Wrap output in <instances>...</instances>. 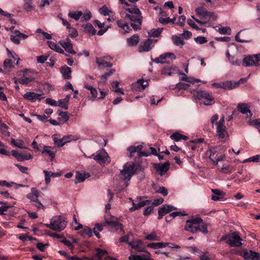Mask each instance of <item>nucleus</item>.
Here are the masks:
<instances>
[{
    "instance_id": "nucleus-1",
    "label": "nucleus",
    "mask_w": 260,
    "mask_h": 260,
    "mask_svg": "<svg viewBox=\"0 0 260 260\" xmlns=\"http://www.w3.org/2000/svg\"><path fill=\"white\" fill-rule=\"evenodd\" d=\"M128 13L125 15V18L128 19L131 22V25L135 30L141 29L142 23V14L138 8H125Z\"/></svg>"
},
{
    "instance_id": "nucleus-2",
    "label": "nucleus",
    "mask_w": 260,
    "mask_h": 260,
    "mask_svg": "<svg viewBox=\"0 0 260 260\" xmlns=\"http://www.w3.org/2000/svg\"><path fill=\"white\" fill-rule=\"evenodd\" d=\"M136 170V165L134 162L126 163L123 166V169L120 170L119 176L121 179L127 182L125 186L128 185V182L134 175Z\"/></svg>"
},
{
    "instance_id": "nucleus-3",
    "label": "nucleus",
    "mask_w": 260,
    "mask_h": 260,
    "mask_svg": "<svg viewBox=\"0 0 260 260\" xmlns=\"http://www.w3.org/2000/svg\"><path fill=\"white\" fill-rule=\"evenodd\" d=\"M209 158L214 165H217L218 162L225 158V155L220 146H216L209 149Z\"/></svg>"
},
{
    "instance_id": "nucleus-4",
    "label": "nucleus",
    "mask_w": 260,
    "mask_h": 260,
    "mask_svg": "<svg viewBox=\"0 0 260 260\" xmlns=\"http://www.w3.org/2000/svg\"><path fill=\"white\" fill-rule=\"evenodd\" d=\"M89 157L94 159L101 166H103L110 164L111 161L108 153L104 149L97 151L94 154H93Z\"/></svg>"
},
{
    "instance_id": "nucleus-5",
    "label": "nucleus",
    "mask_w": 260,
    "mask_h": 260,
    "mask_svg": "<svg viewBox=\"0 0 260 260\" xmlns=\"http://www.w3.org/2000/svg\"><path fill=\"white\" fill-rule=\"evenodd\" d=\"M216 133L218 138L222 141H225L229 138L227 128L224 125V118L221 117L217 122Z\"/></svg>"
},
{
    "instance_id": "nucleus-6",
    "label": "nucleus",
    "mask_w": 260,
    "mask_h": 260,
    "mask_svg": "<svg viewBox=\"0 0 260 260\" xmlns=\"http://www.w3.org/2000/svg\"><path fill=\"white\" fill-rule=\"evenodd\" d=\"M243 64L246 67L259 66L260 64V53L245 56L243 59Z\"/></svg>"
},
{
    "instance_id": "nucleus-7",
    "label": "nucleus",
    "mask_w": 260,
    "mask_h": 260,
    "mask_svg": "<svg viewBox=\"0 0 260 260\" xmlns=\"http://www.w3.org/2000/svg\"><path fill=\"white\" fill-rule=\"evenodd\" d=\"M196 97L206 106L211 105L214 103L213 96L206 91H198L196 93Z\"/></svg>"
},
{
    "instance_id": "nucleus-8",
    "label": "nucleus",
    "mask_w": 260,
    "mask_h": 260,
    "mask_svg": "<svg viewBox=\"0 0 260 260\" xmlns=\"http://www.w3.org/2000/svg\"><path fill=\"white\" fill-rule=\"evenodd\" d=\"M54 231L60 232L64 230L67 225V221L64 217L60 215L53 216L51 219Z\"/></svg>"
},
{
    "instance_id": "nucleus-9",
    "label": "nucleus",
    "mask_w": 260,
    "mask_h": 260,
    "mask_svg": "<svg viewBox=\"0 0 260 260\" xmlns=\"http://www.w3.org/2000/svg\"><path fill=\"white\" fill-rule=\"evenodd\" d=\"M105 223L114 230H123L122 224L118 222V218L112 215H105Z\"/></svg>"
},
{
    "instance_id": "nucleus-10",
    "label": "nucleus",
    "mask_w": 260,
    "mask_h": 260,
    "mask_svg": "<svg viewBox=\"0 0 260 260\" xmlns=\"http://www.w3.org/2000/svg\"><path fill=\"white\" fill-rule=\"evenodd\" d=\"M202 223V219L201 217L193 218L187 220L184 227L185 230L194 233L197 232L198 223Z\"/></svg>"
},
{
    "instance_id": "nucleus-11",
    "label": "nucleus",
    "mask_w": 260,
    "mask_h": 260,
    "mask_svg": "<svg viewBox=\"0 0 260 260\" xmlns=\"http://www.w3.org/2000/svg\"><path fill=\"white\" fill-rule=\"evenodd\" d=\"M242 239L238 232H233L229 234V239L226 243L230 247H240L242 245Z\"/></svg>"
},
{
    "instance_id": "nucleus-12",
    "label": "nucleus",
    "mask_w": 260,
    "mask_h": 260,
    "mask_svg": "<svg viewBox=\"0 0 260 260\" xmlns=\"http://www.w3.org/2000/svg\"><path fill=\"white\" fill-rule=\"evenodd\" d=\"M112 60V58L109 56H104L102 57H96L95 61L98 64L100 69H104L105 68H110L113 66V64L109 61Z\"/></svg>"
},
{
    "instance_id": "nucleus-13",
    "label": "nucleus",
    "mask_w": 260,
    "mask_h": 260,
    "mask_svg": "<svg viewBox=\"0 0 260 260\" xmlns=\"http://www.w3.org/2000/svg\"><path fill=\"white\" fill-rule=\"evenodd\" d=\"M170 167V163L166 162L164 164H154V168L156 172L162 176L169 170Z\"/></svg>"
},
{
    "instance_id": "nucleus-14",
    "label": "nucleus",
    "mask_w": 260,
    "mask_h": 260,
    "mask_svg": "<svg viewBox=\"0 0 260 260\" xmlns=\"http://www.w3.org/2000/svg\"><path fill=\"white\" fill-rule=\"evenodd\" d=\"M142 197L138 198L137 201H133V207L129 209L131 211H134L150 204V201L142 200Z\"/></svg>"
},
{
    "instance_id": "nucleus-15",
    "label": "nucleus",
    "mask_w": 260,
    "mask_h": 260,
    "mask_svg": "<svg viewBox=\"0 0 260 260\" xmlns=\"http://www.w3.org/2000/svg\"><path fill=\"white\" fill-rule=\"evenodd\" d=\"M12 155L20 161L29 160L32 158V155L29 153H18L15 150L12 151Z\"/></svg>"
},
{
    "instance_id": "nucleus-16",
    "label": "nucleus",
    "mask_w": 260,
    "mask_h": 260,
    "mask_svg": "<svg viewBox=\"0 0 260 260\" xmlns=\"http://www.w3.org/2000/svg\"><path fill=\"white\" fill-rule=\"evenodd\" d=\"M176 209L174 206L172 205H164L162 207H160L158 211V219H161L162 217L168 213Z\"/></svg>"
},
{
    "instance_id": "nucleus-17",
    "label": "nucleus",
    "mask_w": 260,
    "mask_h": 260,
    "mask_svg": "<svg viewBox=\"0 0 260 260\" xmlns=\"http://www.w3.org/2000/svg\"><path fill=\"white\" fill-rule=\"evenodd\" d=\"M238 110L243 114H246L247 117H251L252 114L250 110V106L246 103H239L237 105Z\"/></svg>"
},
{
    "instance_id": "nucleus-18",
    "label": "nucleus",
    "mask_w": 260,
    "mask_h": 260,
    "mask_svg": "<svg viewBox=\"0 0 260 260\" xmlns=\"http://www.w3.org/2000/svg\"><path fill=\"white\" fill-rule=\"evenodd\" d=\"M56 150L54 147L48 146H44L42 154L43 155H48L50 157V161H53L55 158Z\"/></svg>"
},
{
    "instance_id": "nucleus-19",
    "label": "nucleus",
    "mask_w": 260,
    "mask_h": 260,
    "mask_svg": "<svg viewBox=\"0 0 260 260\" xmlns=\"http://www.w3.org/2000/svg\"><path fill=\"white\" fill-rule=\"evenodd\" d=\"M156 40L151 39H148L140 48V52H148L150 51L152 46L155 44Z\"/></svg>"
},
{
    "instance_id": "nucleus-20",
    "label": "nucleus",
    "mask_w": 260,
    "mask_h": 260,
    "mask_svg": "<svg viewBox=\"0 0 260 260\" xmlns=\"http://www.w3.org/2000/svg\"><path fill=\"white\" fill-rule=\"evenodd\" d=\"M43 194L41 191H38L36 188H31V192L27 194V198L30 200V202L33 203L38 200V197Z\"/></svg>"
},
{
    "instance_id": "nucleus-21",
    "label": "nucleus",
    "mask_w": 260,
    "mask_h": 260,
    "mask_svg": "<svg viewBox=\"0 0 260 260\" xmlns=\"http://www.w3.org/2000/svg\"><path fill=\"white\" fill-rule=\"evenodd\" d=\"M148 85V82L143 79H140L132 85V88L134 90H144Z\"/></svg>"
},
{
    "instance_id": "nucleus-22",
    "label": "nucleus",
    "mask_w": 260,
    "mask_h": 260,
    "mask_svg": "<svg viewBox=\"0 0 260 260\" xmlns=\"http://www.w3.org/2000/svg\"><path fill=\"white\" fill-rule=\"evenodd\" d=\"M41 94L36 93L34 92H27L23 95V98L25 99L30 101L31 102H35L38 100L41 101L43 98H40Z\"/></svg>"
},
{
    "instance_id": "nucleus-23",
    "label": "nucleus",
    "mask_w": 260,
    "mask_h": 260,
    "mask_svg": "<svg viewBox=\"0 0 260 260\" xmlns=\"http://www.w3.org/2000/svg\"><path fill=\"white\" fill-rule=\"evenodd\" d=\"M59 43L64 49L66 52L72 54H75L76 53L73 48V44L72 43H66L64 42V41L61 40L59 42Z\"/></svg>"
},
{
    "instance_id": "nucleus-24",
    "label": "nucleus",
    "mask_w": 260,
    "mask_h": 260,
    "mask_svg": "<svg viewBox=\"0 0 260 260\" xmlns=\"http://www.w3.org/2000/svg\"><path fill=\"white\" fill-rule=\"evenodd\" d=\"M62 77L65 79H69L71 78V69L67 66L62 67L60 69Z\"/></svg>"
},
{
    "instance_id": "nucleus-25",
    "label": "nucleus",
    "mask_w": 260,
    "mask_h": 260,
    "mask_svg": "<svg viewBox=\"0 0 260 260\" xmlns=\"http://www.w3.org/2000/svg\"><path fill=\"white\" fill-rule=\"evenodd\" d=\"M257 255L258 252L252 250H244L242 252V256L246 260H253V259L256 257V256Z\"/></svg>"
},
{
    "instance_id": "nucleus-26",
    "label": "nucleus",
    "mask_w": 260,
    "mask_h": 260,
    "mask_svg": "<svg viewBox=\"0 0 260 260\" xmlns=\"http://www.w3.org/2000/svg\"><path fill=\"white\" fill-rule=\"evenodd\" d=\"M89 177V174L88 173H80L79 172H76V179L75 183L77 184L83 182L86 178Z\"/></svg>"
},
{
    "instance_id": "nucleus-27",
    "label": "nucleus",
    "mask_w": 260,
    "mask_h": 260,
    "mask_svg": "<svg viewBox=\"0 0 260 260\" xmlns=\"http://www.w3.org/2000/svg\"><path fill=\"white\" fill-rule=\"evenodd\" d=\"M140 41L139 36L137 34H135L131 37L126 40L127 44L129 46H137Z\"/></svg>"
},
{
    "instance_id": "nucleus-28",
    "label": "nucleus",
    "mask_w": 260,
    "mask_h": 260,
    "mask_svg": "<svg viewBox=\"0 0 260 260\" xmlns=\"http://www.w3.org/2000/svg\"><path fill=\"white\" fill-rule=\"evenodd\" d=\"M213 194L211 197V199L213 201H218L220 199L223 198L224 193L217 189H212L211 190Z\"/></svg>"
},
{
    "instance_id": "nucleus-29",
    "label": "nucleus",
    "mask_w": 260,
    "mask_h": 260,
    "mask_svg": "<svg viewBox=\"0 0 260 260\" xmlns=\"http://www.w3.org/2000/svg\"><path fill=\"white\" fill-rule=\"evenodd\" d=\"M222 88L225 90H231L239 86V82L233 83L231 81H226L222 82Z\"/></svg>"
},
{
    "instance_id": "nucleus-30",
    "label": "nucleus",
    "mask_w": 260,
    "mask_h": 260,
    "mask_svg": "<svg viewBox=\"0 0 260 260\" xmlns=\"http://www.w3.org/2000/svg\"><path fill=\"white\" fill-rule=\"evenodd\" d=\"M142 243V242L140 240L132 241L128 243L132 248L136 249L138 251L144 252L145 251L144 248L141 247Z\"/></svg>"
},
{
    "instance_id": "nucleus-31",
    "label": "nucleus",
    "mask_w": 260,
    "mask_h": 260,
    "mask_svg": "<svg viewBox=\"0 0 260 260\" xmlns=\"http://www.w3.org/2000/svg\"><path fill=\"white\" fill-rule=\"evenodd\" d=\"M48 45L52 50L61 54H64V50L57 44L52 41H48Z\"/></svg>"
},
{
    "instance_id": "nucleus-32",
    "label": "nucleus",
    "mask_w": 260,
    "mask_h": 260,
    "mask_svg": "<svg viewBox=\"0 0 260 260\" xmlns=\"http://www.w3.org/2000/svg\"><path fill=\"white\" fill-rule=\"evenodd\" d=\"M83 27L84 28V31L89 35L93 36L95 34L96 31L91 23H87L86 24L83 25Z\"/></svg>"
},
{
    "instance_id": "nucleus-33",
    "label": "nucleus",
    "mask_w": 260,
    "mask_h": 260,
    "mask_svg": "<svg viewBox=\"0 0 260 260\" xmlns=\"http://www.w3.org/2000/svg\"><path fill=\"white\" fill-rule=\"evenodd\" d=\"M177 71V68L175 66H172L169 68H164L161 73L165 75L172 76L175 72Z\"/></svg>"
},
{
    "instance_id": "nucleus-34",
    "label": "nucleus",
    "mask_w": 260,
    "mask_h": 260,
    "mask_svg": "<svg viewBox=\"0 0 260 260\" xmlns=\"http://www.w3.org/2000/svg\"><path fill=\"white\" fill-rule=\"evenodd\" d=\"M170 138L175 141L178 142L181 139L186 140L188 139V137L176 132L171 135Z\"/></svg>"
},
{
    "instance_id": "nucleus-35",
    "label": "nucleus",
    "mask_w": 260,
    "mask_h": 260,
    "mask_svg": "<svg viewBox=\"0 0 260 260\" xmlns=\"http://www.w3.org/2000/svg\"><path fill=\"white\" fill-rule=\"evenodd\" d=\"M170 244L169 243H162V242H158V243H151L148 244L147 246L148 247L152 248L153 249H156L157 248H161L164 247H166L167 246H169Z\"/></svg>"
},
{
    "instance_id": "nucleus-36",
    "label": "nucleus",
    "mask_w": 260,
    "mask_h": 260,
    "mask_svg": "<svg viewBox=\"0 0 260 260\" xmlns=\"http://www.w3.org/2000/svg\"><path fill=\"white\" fill-rule=\"evenodd\" d=\"M162 28H158L157 29H152L148 32V36L151 37H158L160 36V34L162 32Z\"/></svg>"
},
{
    "instance_id": "nucleus-37",
    "label": "nucleus",
    "mask_w": 260,
    "mask_h": 260,
    "mask_svg": "<svg viewBox=\"0 0 260 260\" xmlns=\"http://www.w3.org/2000/svg\"><path fill=\"white\" fill-rule=\"evenodd\" d=\"M103 230V226L102 224L100 223H96L95 224L94 228L92 230V232L94 234L95 236L98 238H100L101 236L99 234L100 232H101Z\"/></svg>"
},
{
    "instance_id": "nucleus-38",
    "label": "nucleus",
    "mask_w": 260,
    "mask_h": 260,
    "mask_svg": "<svg viewBox=\"0 0 260 260\" xmlns=\"http://www.w3.org/2000/svg\"><path fill=\"white\" fill-rule=\"evenodd\" d=\"M82 15L83 13L81 11H70L68 14L70 17L75 20H78Z\"/></svg>"
},
{
    "instance_id": "nucleus-39",
    "label": "nucleus",
    "mask_w": 260,
    "mask_h": 260,
    "mask_svg": "<svg viewBox=\"0 0 260 260\" xmlns=\"http://www.w3.org/2000/svg\"><path fill=\"white\" fill-rule=\"evenodd\" d=\"M129 260H151L146 255H131L128 257Z\"/></svg>"
},
{
    "instance_id": "nucleus-40",
    "label": "nucleus",
    "mask_w": 260,
    "mask_h": 260,
    "mask_svg": "<svg viewBox=\"0 0 260 260\" xmlns=\"http://www.w3.org/2000/svg\"><path fill=\"white\" fill-rule=\"evenodd\" d=\"M24 1V6L23 9L29 12L33 10L34 7L32 6V0H23Z\"/></svg>"
},
{
    "instance_id": "nucleus-41",
    "label": "nucleus",
    "mask_w": 260,
    "mask_h": 260,
    "mask_svg": "<svg viewBox=\"0 0 260 260\" xmlns=\"http://www.w3.org/2000/svg\"><path fill=\"white\" fill-rule=\"evenodd\" d=\"M196 12L200 16L204 15L207 16V14H209V11H207L205 8L203 7H199L196 9Z\"/></svg>"
},
{
    "instance_id": "nucleus-42",
    "label": "nucleus",
    "mask_w": 260,
    "mask_h": 260,
    "mask_svg": "<svg viewBox=\"0 0 260 260\" xmlns=\"http://www.w3.org/2000/svg\"><path fill=\"white\" fill-rule=\"evenodd\" d=\"M197 232L200 231L204 234H207L208 233L207 225L203 220L202 223L197 224Z\"/></svg>"
},
{
    "instance_id": "nucleus-43",
    "label": "nucleus",
    "mask_w": 260,
    "mask_h": 260,
    "mask_svg": "<svg viewBox=\"0 0 260 260\" xmlns=\"http://www.w3.org/2000/svg\"><path fill=\"white\" fill-rule=\"evenodd\" d=\"M117 24L124 30V32H129L130 28L127 23H123L121 20H118L117 21Z\"/></svg>"
},
{
    "instance_id": "nucleus-44",
    "label": "nucleus",
    "mask_w": 260,
    "mask_h": 260,
    "mask_svg": "<svg viewBox=\"0 0 260 260\" xmlns=\"http://www.w3.org/2000/svg\"><path fill=\"white\" fill-rule=\"evenodd\" d=\"M172 39L174 43L177 46H183L184 44L183 40L181 38L177 36H173Z\"/></svg>"
},
{
    "instance_id": "nucleus-45",
    "label": "nucleus",
    "mask_w": 260,
    "mask_h": 260,
    "mask_svg": "<svg viewBox=\"0 0 260 260\" xmlns=\"http://www.w3.org/2000/svg\"><path fill=\"white\" fill-rule=\"evenodd\" d=\"M53 141L58 147H61L66 143L70 142V140H67L64 141L63 138L59 139H57V138H54Z\"/></svg>"
},
{
    "instance_id": "nucleus-46",
    "label": "nucleus",
    "mask_w": 260,
    "mask_h": 260,
    "mask_svg": "<svg viewBox=\"0 0 260 260\" xmlns=\"http://www.w3.org/2000/svg\"><path fill=\"white\" fill-rule=\"evenodd\" d=\"M217 31L222 35H231V29L229 26L219 27Z\"/></svg>"
},
{
    "instance_id": "nucleus-47",
    "label": "nucleus",
    "mask_w": 260,
    "mask_h": 260,
    "mask_svg": "<svg viewBox=\"0 0 260 260\" xmlns=\"http://www.w3.org/2000/svg\"><path fill=\"white\" fill-rule=\"evenodd\" d=\"M11 143L20 149H26V147L23 146L24 141L23 140H18L15 141V139H12Z\"/></svg>"
},
{
    "instance_id": "nucleus-48",
    "label": "nucleus",
    "mask_w": 260,
    "mask_h": 260,
    "mask_svg": "<svg viewBox=\"0 0 260 260\" xmlns=\"http://www.w3.org/2000/svg\"><path fill=\"white\" fill-rule=\"evenodd\" d=\"M136 152L138 153V155L139 156H147L149 155V154L145 151H142V150L143 149L142 145H138L136 146Z\"/></svg>"
},
{
    "instance_id": "nucleus-49",
    "label": "nucleus",
    "mask_w": 260,
    "mask_h": 260,
    "mask_svg": "<svg viewBox=\"0 0 260 260\" xmlns=\"http://www.w3.org/2000/svg\"><path fill=\"white\" fill-rule=\"evenodd\" d=\"M209 14H207V16H205L204 15L202 16V21H207V23L210 21L211 19L212 20H214L216 18V16L214 14L213 12H209Z\"/></svg>"
},
{
    "instance_id": "nucleus-50",
    "label": "nucleus",
    "mask_w": 260,
    "mask_h": 260,
    "mask_svg": "<svg viewBox=\"0 0 260 260\" xmlns=\"http://www.w3.org/2000/svg\"><path fill=\"white\" fill-rule=\"evenodd\" d=\"M81 235L84 237H91L92 236V230L88 227H85L82 231Z\"/></svg>"
},
{
    "instance_id": "nucleus-51",
    "label": "nucleus",
    "mask_w": 260,
    "mask_h": 260,
    "mask_svg": "<svg viewBox=\"0 0 260 260\" xmlns=\"http://www.w3.org/2000/svg\"><path fill=\"white\" fill-rule=\"evenodd\" d=\"M20 35L16 32V31H15L14 34L13 35H12L10 36V39L15 44H20Z\"/></svg>"
},
{
    "instance_id": "nucleus-52",
    "label": "nucleus",
    "mask_w": 260,
    "mask_h": 260,
    "mask_svg": "<svg viewBox=\"0 0 260 260\" xmlns=\"http://www.w3.org/2000/svg\"><path fill=\"white\" fill-rule=\"evenodd\" d=\"M260 162V155H255L251 156L244 160L243 162Z\"/></svg>"
},
{
    "instance_id": "nucleus-53",
    "label": "nucleus",
    "mask_w": 260,
    "mask_h": 260,
    "mask_svg": "<svg viewBox=\"0 0 260 260\" xmlns=\"http://www.w3.org/2000/svg\"><path fill=\"white\" fill-rule=\"evenodd\" d=\"M33 80V78H29L26 77H24L23 78H19L18 79V82L22 84H26Z\"/></svg>"
},
{
    "instance_id": "nucleus-54",
    "label": "nucleus",
    "mask_w": 260,
    "mask_h": 260,
    "mask_svg": "<svg viewBox=\"0 0 260 260\" xmlns=\"http://www.w3.org/2000/svg\"><path fill=\"white\" fill-rule=\"evenodd\" d=\"M115 70L114 69H111L109 72L105 73L101 77V82H106L107 78L110 76L112 75L114 72Z\"/></svg>"
},
{
    "instance_id": "nucleus-55",
    "label": "nucleus",
    "mask_w": 260,
    "mask_h": 260,
    "mask_svg": "<svg viewBox=\"0 0 260 260\" xmlns=\"http://www.w3.org/2000/svg\"><path fill=\"white\" fill-rule=\"evenodd\" d=\"M59 118L63 122H66L69 119V116L67 112H60L59 113Z\"/></svg>"
},
{
    "instance_id": "nucleus-56",
    "label": "nucleus",
    "mask_w": 260,
    "mask_h": 260,
    "mask_svg": "<svg viewBox=\"0 0 260 260\" xmlns=\"http://www.w3.org/2000/svg\"><path fill=\"white\" fill-rule=\"evenodd\" d=\"M100 13L104 16H109L112 12L105 6L101 8L99 10Z\"/></svg>"
},
{
    "instance_id": "nucleus-57",
    "label": "nucleus",
    "mask_w": 260,
    "mask_h": 260,
    "mask_svg": "<svg viewBox=\"0 0 260 260\" xmlns=\"http://www.w3.org/2000/svg\"><path fill=\"white\" fill-rule=\"evenodd\" d=\"M58 106L63 108L64 109H68V100L66 99H61L58 101Z\"/></svg>"
},
{
    "instance_id": "nucleus-58",
    "label": "nucleus",
    "mask_w": 260,
    "mask_h": 260,
    "mask_svg": "<svg viewBox=\"0 0 260 260\" xmlns=\"http://www.w3.org/2000/svg\"><path fill=\"white\" fill-rule=\"evenodd\" d=\"M36 32L38 33H40L42 34V35L47 39L50 40L52 39V35L49 34L44 31H43L42 29L39 28L36 30Z\"/></svg>"
},
{
    "instance_id": "nucleus-59",
    "label": "nucleus",
    "mask_w": 260,
    "mask_h": 260,
    "mask_svg": "<svg viewBox=\"0 0 260 260\" xmlns=\"http://www.w3.org/2000/svg\"><path fill=\"white\" fill-rule=\"evenodd\" d=\"M195 41L200 44H203L207 42V39L203 36H198L194 38Z\"/></svg>"
},
{
    "instance_id": "nucleus-60",
    "label": "nucleus",
    "mask_w": 260,
    "mask_h": 260,
    "mask_svg": "<svg viewBox=\"0 0 260 260\" xmlns=\"http://www.w3.org/2000/svg\"><path fill=\"white\" fill-rule=\"evenodd\" d=\"M43 173L45 174V183L47 185L49 184L50 182V180H51V174H50V172L46 171V170H44L43 171Z\"/></svg>"
},
{
    "instance_id": "nucleus-61",
    "label": "nucleus",
    "mask_w": 260,
    "mask_h": 260,
    "mask_svg": "<svg viewBox=\"0 0 260 260\" xmlns=\"http://www.w3.org/2000/svg\"><path fill=\"white\" fill-rule=\"evenodd\" d=\"M161 58H164L165 60L167 58H170L172 59H175L176 58V55L173 53H166L161 54Z\"/></svg>"
},
{
    "instance_id": "nucleus-62",
    "label": "nucleus",
    "mask_w": 260,
    "mask_h": 260,
    "mask_svg": "<svg viewBox=\"0 0 260 260\" xmlns=\"http://www.w3.org/2000/svg\"><path fill=\"white\" fill-rule=\"evenodd\" d=\"M229 60L230 61V62L233 65H235V66H239L240 65V64H241L240 60H237V59H235V57L234 56H231L229 58Z\"/></svg>"
},
{
    "instance_id": "nucleus-63",
    "label": "nucleus",
    "mask_w": 260,
    "mask_h": 260,
    "mask_svg": "<svg viewBox=\"0 0 260 260\" xmlns=\"http://www.w3.org/2000/svg\"><path fill=\"white\" fill-rule=\"evenodd\" d=\"M90 91V94L91 95V97L89 98V100H91L92 101H94L97 98L98 91L95 88H93V89H91Z\"/></svg>"
},
{
    "instance_id": "nucleus-64",
    "label": "nucleus",
    "mask_w": 260,
    "mask_h": 260,
    "mask_svg": "<svg viewBox=\"0 0 260 260\" xmlns=\"http://www.w3.org/2000/svg\"><path fill=\"white\" fill-rule=\"evenodd\" d=\"M4 67L6 69H11L13 67V61L11 59H6L4 62Z\"/></svg>"
}]
</instances>
